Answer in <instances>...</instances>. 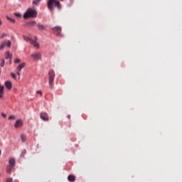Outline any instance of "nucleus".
Returning a JSON list of instances; mask_svg holds the SVG:
<instances>
[{
	"label": "nucleus",
	"mask_w": 182,
	"mask_h": 182,
	"mask_svg": "<svg viewBox=\"0 0 182 182\" xmlns=\"http://www.w3.org/2000/svg\"><path fill=\"white\" fill-rule=\"evenodd\" d=\"M4 86H1V93H2V92H4Z\"/></svg>",
	"instance_id": "nucleus-29"
},
{
	"label": "nucleus",
	"mask_w": 182,
	"mask_h": 182,
	"mask_svg": "<svg viewBox=\"0 0 182 182\" xmlns=\"http://www.w3.org/2000/svg\"><path fill=\"white\" fill-rule=\"evenodd\" d=\"M12 181H13L12 178H9L6 179V181L5 182H12Z\"/></svg>",
	"instance_id": "nucleus-22"
},
{
	"label": "nucleus",
	"mask_w": 182,
	"mask_h": 182,
	"mask_svg": "<svg viewBox=\"0 0 182 182\" xmlns=\"http://www.w3.org/2000/svg\"><path fill=\"white\" fill-rule=\"evenodd\" d=\"M14 119H15V117H14V116H10L9 117V120H13Z\"/></svg>",
	"instance_id": "nucleus-24"
},
{
	"label": "nucleus",
	"mask_w": 182,
	"mask_h": 182,
	"mask_svg": "<svg viewBox=\"0 0 182 182\" xmlns=\"http://www.w3.org/2000/svg\"><path fill=\"white\" fill-rule=\"evenodd\" d=\"M22 124H23V121H22V119H18L16 122L14 127H16V129H18V127H22Z\"/></svg>",
	"instance_id": "nucleus-9"
},
{
	"label": "nucleus",
	"mask_w": 182,
	"mask_h": 182,
	"mask_svg": "<svg viewBox=\"0 0 182 182\" xmlns=\"http://www.w3.org/2000/svg\"><path fill=\"white\" fill-rule=\"evenodd\" d=\"M31 58H33L36 60H41L42 59V54L39 52L33 53L31 54Z\"/></svg>",
	"instance_id": "nucleus-7"
},
{
	"label": "nucleus",
	"mask_w": 182,
	"mask_h": 182,
	"mask_svg": "<svg viewBox=\"0 0 182 182\" xmlns=\"http://www.w3.org/2000/svg\"><path fill=\"white\" fill-rule=\"evenodd\" d=\"M37 28H38V31H46V26H43L41 23H38Z\"/></svg>",
	"instance_id": "nucleus-10"
},
{
	"label": "nucleus",
	"mask_w": 182,
	"mask_h": 182,
	"mask_svg": "<svg viewBox=\"0 0 182 182\" xmlns=\"http://www.w3.org/2000/svg\"><path fill=\"white\" fill-rule=\"evenodd\" d=\"M12 58V55H11V53H9V51L6 53V59H11Z\"/></svg>",
	"instance_id": "nucleus-17"
},
{
	"label": "nucleus",
	"mask_w": 182,
	"mask_h": 182,
	"mask_svg": "<svg viewBox=\"0 0 182 182\" xmlns=\"http://www.w3.org/2000/svg\"><path fill=\"white\" fill-rule=\"evenodd\" d=\"M42 0H34L33 1V5H36V6H38V5H39V2H41Z\"/></svg>",
	"instance_id": "nucleus-19"
},
{
	"label": "nucleus",
	"mask_w": 182,
	"mask_h": 182,
	"mask_svg": "<svg viewBox=\"0 0 182 182\" xmlns=\"http://www.w3.org/2000/svg\"><path fill=\"white\" fill-rule=\"evenodd\" d=\"M21 139L22 140V142L25 143V141H26V135H25L24 134H22L21 135Z\"/></svg>",
	"instance_id": "nucleus-16"
},
{
	"label": "nucleus",
	"mask_w": 182,
	"mask_h": 182,
	"mask_svg": "<svg viewBox=\"0 0 182 182\" xmlns=\"http://www.w3.org/2000/svg\"><path fill=\"white\" fill-rule=\"evenodd\" d=\"M11 76L13 79H16V73H11Z\"/></svg>",
	"instance_id": "nucleus-20"
},
{
	"label": "nucleus",
	"mask_w": 182,
	"mask_h": 182,
	"mask_svg": "<svg viewBox=\"0 0 182 182\" xmlns=\"http://www.w3.org/2000/svg\"><path fill=\"white\" fill-rule=\"evenodd\" d=\"M36 21H31L30 23V25H36Z\"/></svg>",
	"instance_id": "nucleus-25"
},
{
	"label": "nucleus",
	"mask_w": 182,
	"mask_h": 182,
	"mask_svg": "<svg viewBox=\"0 0 182 182\" xmlns=\"http://www.w3.org/2000/svg\"><path fill=\"white\" fill-rule=\"evenodd\" d=\"M68 181L74 182L76 181V177H75V176H73V175H70L68 177Z\"/></svg>",
	"instance_id": "nucleus-13"
},
{
	"label": "nucleus",
	"mask_w": 182,
	"mask_h": 182,
	"mask_svg": "<svg viewBox=\"0 0 182 182\" xmlns=\"http://www.w3.org/2000/svg\"><path fill=\"white\" fill-rule=\"evenodd\" d=\"M36 15H38L36 11L33 9H28L27 11L24 14L23 18L24 19H28L29 18H36Z\"/></svg>",
	"instance_id": "nucleus-4"
},
{
	"label": "nucleus",
	"mask_w": 182,
	"mask_h": 182,
	"mask_svg": "<svg viewBox=\"0 0 182 182\" xmlns=\"http://www.w3.org/2000/svg\"><path fill=\"white\" fill-rule=\"evenodd\" d=\"M31 45H33L34 48H37V49H39V43H38L36 41L33 40V42L31 43Z\"/></svg>",
	"instance_id": "nucleus-15"
},
{
	"label": "nucleus",
	"mask_w": 182,
	"mask_h": 182,
	"mask_svg": "<svg viewBox=\"0 0 182 182\" xmlns=\"http://www.w3.org/2000/svg\"><path fill=\"white\" fill-rule=\"evenodd\" d=\"M52 31L57 36H61L60 33L62 32V28H60V26H55L52 28Z\"/></svg>",
	"instance_id": "nucleus-6"
},
{
	"label": "nucleus",
	"mask_w": 182,
	"mask_h": 182,
	"mask_svg": "<svg viewBox=\"0 0 182 182\" xmlns=\"http://www.w3.org/2000/svg\"><path fill=\"white\" fill-rule=\"evenodd\" d=\"M15 16H16L17 18H21V14L16 13V14H15Z\"/></svg>",
	"instance_id": "nucleus-23"
},
{
	"label": "nucleus",
	"mask_w": 182,
	"mask_h": 182,
	"mask_svg": "<svg viewBox=\"0 0 182 182\" xmlns=\"http://www.w3.org/2000/svg\"><path fill=\"white\" fill-rule=\"evenodd\" d=\"M26 65V63H25L20 64L16 68L17 72H21V70H22V69H23Z\"/></svg>",
	"instance_id": "nucleus-11"
},
{
	"label": "nucleus",
	"mask_w": 182,
	"mask_h": 182,
	"mask_svg": "<svg viewBox=\"0 0 182 182\" xmlns=\"http://www.w3.org/2000/svg\"><path fill=\"white\" fill-rule=\"evenodd\" d=\"M12 46V43L9 40H5L2 42L1 45V49H4V48H11Z\"/></svg>",
	"instance_id": "nucleus-5"
},
{
	"label": "nucleus",
	"mask_w": 182,
	"mask_h": 182,
	"mask_svg": "<svg viewBox=\"0 0 182 182\" xmlns=\"http://www.w3.org/2000/svg\"><path fill=\"white\" fill-rule=\"evenodd\" d=\"M6 19H8L9 21V22H11V23H15V19L9 17V16H6Z\"/></svg>",
	"instance_id": "nucleus-18"
},
{
	"label": "nucleus",
	"mask_w": 182,
	"mask_h": 182,
	"mask_svg": "<svg viewBox=\"0 0 182 182\" xmlns=\"http://www.w3.org/2000/svg\"><path fill=\"white\" fill-rule=\"evenodd\" d=\"M68 119H70V115H68Z\"/></svg>",
	"instance_id": "nucleus-32"
},
{
	"label": "nucleus",
	"mask_w": 182,
	"mask_h": 182,
	"mask_svg": "<svg viewBox=\"0 0 182 182\" xmlns=\"http://www.w3.org/2000/svg\"><path fill=\"white\" fill-rule=\"evenodd\" d=\"M47 7L49 11H53L55 7L58 8V9H60L62 5H60V2L58 0H48L47 2Z\"/></svg>",
	"instance_id": "nucleus-1"
},
{
	"label": "nucleus",
	"mask_w": 182,
	"mask_h": 182,
	"mask_svg": "<svg viewBox=\"0 0 182 182\" xmlns=\"http://www.w3.org/2000/svg\"><path fill=\"white\" fill-rule=\"evenodd\" d=\"M55 70H50L48 72V85L50 89H53L55 86Z\"/></svg>",
	"instance_id": "nucleus-2"
},
{
	"label": "nucleus",
	"mask_w": 182,
	"mask_h": 182,
	"mask_svg": "<svg viewBox=\"0 0 182 182\" xmlns=\"http://www.w3.org/2000/svg\"><path fill=\"white\" fill-rule=\"evenodd\" d=\"M37 95H41V96H42V91H37Z\"/></svg>",
	"instance_id": "nucleus-26"
},
{
	"label": "nucleus",
	"mask_w": 182,
	"mask_h": 182,
	"mask_svg": "<svg viewBox=\"0 0 182 182\" xmlns=\"http://www.w3.org/2000/svg\"><path fill=\"white\" fill-rule=\"evenodd\" d=\"M17 75H18V77H21V71H17Z\"/></svg>",
	"instance_id": "nucleus-28"
},
{
	"label": "nucleus",
	"mask_w": 182,
	"mask_h": 182,
	"mask_svg": "<svg viewBox=\"0 0 182 182\" xmlns=\"http://www.w3.org/2000/svg\"><path fill=\"white\" fill-rule=\"evenodd\" d=\"M5 36H7V34L6 33H3L1 35V38H5Z\"/></svg>",
	"instance_id": "nucleus-27"
},
{
	"label": "nucleus",
	"mask_w": 182,
	"mask_h": 182,
	"mask_svg": "<svg viewBox=\"0 0 182 182\" xmlns=\"http://www.w3.org/2000/svg\"><path fill=\"white\" fill-rule=\"evenodd\" d=\"M5 86L9 90H11V89H12V82L11 81H6Z\"/></svg>",
	"instance_id": "nucleus-12"
},
{
	"label": "nucleus",
	"mask_w": 182,
	"mask_h": 182,
	"mask_svg": "<svg viewBox=\"0 0 182 182\" xmlns=\"http://www.w3.org/2000/svg\"><path fill=\"white\" fill-rule=\"evenodd\" d=\"M15 168V159L10 158L9 160V165L6 168V172L7 174H11Z\"/></svg>",
	"instance_id": "nucleus-3"
},
{
	"label": "nucleus",
	"mask_w": 182,
	"mask_h": 182,
	"mask_svg": "<svg viewBox=\"0 0 182 182\" xmlns=\"http://www.w3.org/2000/svg\"><path fill=\"white\" fill-rule=\"evenodd\" d=\"M61 1H63V0H60Z\"/></svg>",
	"instance_id": "nucleus-33"
},
{
	"label": "nucleus",
	"mask_w": 182,
	"mask_h": 182,
	"mask_svg": "<svg viewBox=\"0 0 182 182\" xmlns=\"http://www.w3.org/2000/svg\"><path fill=\"white\" fill-rule=\"evenodd\" d=\"M14 63H21V59L16 58V60H14Z\"/></svg>",
	"instance_id": "nucleus-21"
},
{
	"label": "nucleus",
	"mask_w": 182,
	"mask_h": 182,
	"mask_svg": "<svg viewBox=\"0 0 182 182\" xmlns=\"http://www.w3.org/2000/svg\"><path fill=\"white\" fill-rule=\"evenodd\" d=\"M41 119H42V120H44V122H48V120H49V116L48 115V114L42 112L41 114Z\"/></svg>",
	"instance_id": "nucleus-8"
},
{
	"label": "nucleus",
	"mask_w": 182,
	"mask_h": 182,
	"mask_svg": "<svg viewBox=\"0 0 182 182\" xmlns=\"http://www.w3.org/2000/svg\"><path fill=\"white\" fill-rule=\"evenodd\" d=\"M1 116L3 117H6V114H1Z\"/></svg>",
	"instance_id": "nucleus-31"
},
{
	"label": "nucleus",
	"mask_w": 182,
	"mask_h": 182,
	"mask_svg": "<svg viewBox=\"0 0 182 182\" xmlns=\"http://www.w3.org/2000/svg\"><path fill=\"white\" fill-rule=\"evenodd\" d=\"M24 41H26V42H30V43H31V42H33V39L29 38V37H27V36H23Z\"/></svg>",
	"instance_id": "nucleus-14"
},
{
	"label": "nucleus",
	"mask_w": 182,
	"mask_h": 182,
	"mask_svg": "<svg viewBox=\"0 0 182 182\" xmlns=\"http://www.w3.org/2000/svg\"><path fill=\"white\" fill-rule=\"evenodd\" d=\"M5 63V60H3V63L1 64V67L4 68V63Z\"/></svg>",
	"instance_id": "nucleus-30"
}]
</instances>
